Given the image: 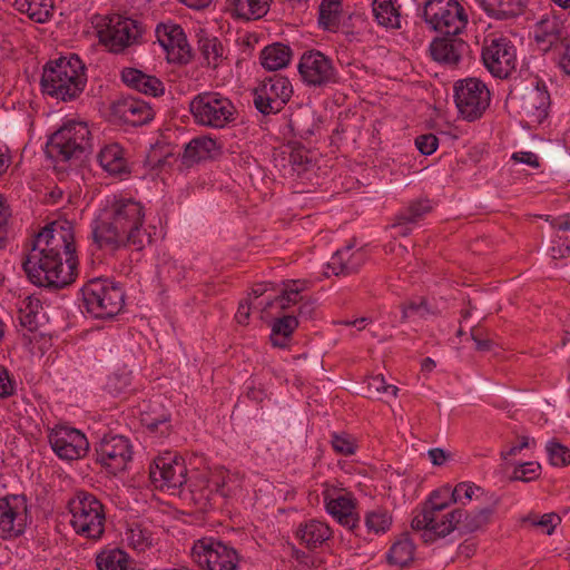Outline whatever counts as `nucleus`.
<instances>
[{
  "instance_id": "f257e3e1",
  "label": "nucleus",
  "mask_w": 570,
  "mask_h": 570,
  "mask_svg": "<svg viewBox=\"0 0 570 570\" xmlns=\"http://www.w3.org/2000/svg\"><path fill=\"white\" fill-rule=\"evenodd\" d=\"M145 217L144 204L134 197H108L91 223L92 240L100 249L141 252L151 245L156 232L155 226L145 225Z\"/></svg>"
},
{
  "instance_id": "f03ea898",
  "label": "nucleus",
  "mask_w": 570,
  "mask_h": 570,
  "mask_svg": "<svg viewBox=\"0 0 570 570\" xmlns=\"http://www.w3.org/2000/svg\"><path fill=\"white\" fill-rule=\"evenodd\" d=\"M30 282L48 288H63L77 277L78 259L72 235L46 226L22 262Z\"/></svg>"
},
{
  "instance_id": "7ed1b4c3",
  "label": "nucleus",
  "mask_w": 570,
  "mask_h": 570,
  "mask_svg": "<svg viewBox=\"0 0 570 570\" xmlns=\"http://www.w3.org/2000/svg\"><path fill=\"white\" fill-rule=\"evenodd\" d=\"M155 488L180 489L188 483L191 500L197 509L207 512L217 504L218 498H229L233 490L226 470L203 471L188 478L185 460L177 453L166 452L157 456L149 468Z\"/></svg>"
},
{
  "instance_id": "20e7f679",
  "label": "nucleus",
  "mask_w": 570,
  "mask_h": 570,
  "mask_svg": "<svg viewBox=\"0 0 570 570\" xmlns=\"http://www.w3.org/2000/svg\"><path fill=\"white\" fill-rule=\"evenodd\" d=\"M42 92L68 101L77 98L86 85L85 66L77 55L50 60L41 76Z\"/></svg>"
},
{
  "instance_id": "39448f33",
  "label": "nucleus",
  "mask_w": 570,
  "mask_h": 570,
  "mask_svg": "<svg viewBox=\"0 0 570 570\" xmlns=\"http://www.w3.org/2000/svg\"><path fill=\"white\" fill-rule=\"evenodd\" d=\"M451 501L450 487L435 490L424 502L421 511L412 519V528L422 531L421 538L425 543H432L450 534L453 522L463 517V509H454L441 515V512L449 507Z\"/></svg>"
},
{
  "instance_id": "423d86ee",
  "label": "nucleus",
  "mask_w": 570,
  "mask_h": 570,
  "mask_svg": "<svg viewBox=\"0 0 570 570\" xmlns=\"http://www.w3.org/2000/svg\"><path fill=\"white\" fill-rule=\"evenodd\" d=\"M82 306L95 318L117 316L125 305V291L119 283L107 277H95L80 289Z\"/></svg>"
},
{
  "instance_id": "0eeeda50",
  "label": "nucleus",
  "mask_w": 570,
  "mask_h": 570,
  "mask_svg": "<svg viewBox=\"0 0 570 570\" xmlns=\"http://www.w3.org/2000/svg\"><path fill=\"white\" fill-rule=\"evenodd\" d=\"M70 525L75 532L90 540H99L105 532V507L96 495L77 492L69 501Z\"/></svg>"
},
{
  "instance_id": "6e6552de",
  "label": "nucleus",
  "mask_w": 570,
  "mask_h": 570,
  "mask_svg": "<svg viewBox=\"0 0 570 570\" xmlns=\"http://www.w3.org/2000/svg\"><path fill=\"white\" fill-rule=\"evenodd\" d=\"M91 148V132L88 125L69 120L50 136L46 153L55 160L68 161L81 158Z\"/></svg>"
},
{
  "instance_id": "1a4fd4ad",
  "label": "nucleus",
  "mask_w": 570,
  "mask_h": 570,
  "mask_svg": "<svg viewBox=\"0 0 570 570\" xmlns=\"http://www.w3.org/2000/svg\"><path fill=\"white\" fill-rule=\"evenodd\" d=\"M195 121L202 126L224 128L236 119V107L219 92H200L189 104Z\"/></svg>"
},
{
  "instance_id": "9d476101",
  "label": "nucleus",
  "mask_w": 570,
  "mask_h": 570,
  "mask_svg": "<svg viewBox=\"0 0 570 570\" xmlns=\"http://www.w3.org/2000/svg\"><path fill=\"white\" fill-rule=\"evenodd\" d=\"M421 17L443 35L459 36L468 24V14L456 0H426Z\"/></svg>"
},
{
  "instance_id": "9b49d317",
  "label": "nucleus",
  "mask_w": 570,
  "mask_h": 570,
  "mask_svg": "<svg viewBox=\"0 0 570 570\" xmlns=\"http://www.w3.org/2000/svg\"><path fill=\"white\" fill-rule=\"evenodd\" d=\"M453 91L455 106L464 120L474 121L481 118L490 106V90L478 78H465L455 81Z\"/></svg>"
},
{
  "instance_id": "f8f14e48",
  "label": "nucleus",
  "mask_w": 570,
  "mask_h": 570,
  "mask_svg": "<svg viewBox=\"0 0 570 570\" xmlns=\"http://www.w3.org/2000/svg\"><path fill=\"white\" fill-rule=\"evenodd\" d=\"M191 557L205 570H236L239 562V556L233 547L213 538L195 542Z\"/></svg>"
},
{
  "instance_id": "ddd939ff",
  "label": "nucleus",
  "mask_w": 570,
  "mask_h": 570,
  "mask_svg": "<svg viewBox=\"0 0 570 570\" xmlns=\"http://www.w3.org/2000/svg\"><path fill=\"white\" fill-rule=\"evenodd\" d=\"M293 95L288 78L281 75L266 77L254 90V106L263 115L279 112Z\"/></svg>"
},
{
  "instance_id": "4468645a",
  "label": "nucleus",
  "mask_w": 570,
  "mask_h": 570,
  "mask_svg": "<svg viewBox=\"0 0 570 570\" xmlns=\"http://www.w3.org/2000/svg\"><path fill=\"white\" fill-rule=\"evenodd\" d=\"M481 57L487 70L495 78L507 79L515 71L517 50L504 37L485 41Z\"/></svg>"
},
{
  "instance_id": "2eb2a0df",
  "label": "nucleus",
  "mask_w": 570,
  "mask_h": 570,
  "mask_svg": "<svg viewBox=\"0 0 570 570\" xmlns=\"http://www.w3.org/2000/svg\"><path fill=\"white\" fill-rule=\"evenodd\" d=\"M297 68L303 82L309 87H327L338 81L332 59L318 50L304 52Z\"/></svg>"
},
{
  "instance_id": "dca6fc26",
  "label": "nucleus",
  "mask_w": 570,
  "mask_h": 570,
  "mask_svg": "<svg viewBox=\"0 0 570 570\" xmlns=\"http://www.w3.org/2000/svg\"><path fill=\"white\" fill-rule=\"evenodd\" d=\"M132 459L130 441L118 434H107L96 444V461L116 475L126 470Z\"/></svg>"
},
{
  "instance_id": "f3484780",
  "label": "nucleus",
  "mask_w": 570,
  "mask_h": 570,
  "mask_svg": "<svg viewBox=\"0 0 570 570\" xmlns=\"http://www.w3.org/2000/svg\"><path fill=\"white\" fill-rule=\"evenodd\" d=\"M28 504L24 495L0 498V535L13 539L23 534L27 527Z\"/></svg>"
},
{
  "instance_id": "a211bd4d",
  "label": "nucleus",
  "mask_w": 570,
  "mask_h": 570,
  "mask_svg": "<svg viewBox=\"0 0 570 570\" xmlns=\"http://www.w3.org/2000/svg\"><path fill=\"white\" fill-rule=\"evenodd\" d=\"M52 451L67 461L78 460L85 456L89 450L86 435L73 428L56 426L48 435Z\"/></svg>"
},
{
  "instance_id": "6ab92c4d",
  "label": "nucleus",
  "mask_w": 570,
  "mask_h": 570,
  "mask_svg": "<svg viewBox=\"0 0 570 570\" xmlns=\"http://www.w3.org/2000/svg\"><path fill=\"white\" fill-rule=\"evenodd\" d=\"M155 32L158 42L166 51L168 62L187 65L191 60V48L180 26L160 23Z\"/></svg>"
},
{
  "instance_id": "aec40b11",
  "label": "nucleus",
  "mask_w": 570,
  "mask_h": 570,
  "mask_svg": "<svg viewBox=\"0 0 570 570\" xmlns=\"http://www.w3.org/2000/svg\"><path fill=\"white\" fill-rule=\"evenodd\" d=\"M140 36L141 28L137 21L120 16L110 19L107 28L100 31V40L115 53L137 42Z\"/></svg>"
},
{
  "instance_id": "412c9836",
  "label": "nucleus",
  "mask_w": 570,
  "mask_h": 570,
  "mask_svg": "<svg viewBox=\"0 0 570 570\" xmlns=\"http://www.w3.org/2000/svg\"><path fill=\"white\" fill-rule=\"evenodd\" d=\"M111 111L114 116L134 127L146 125L154 118V110L149 104L135 97L115 100Z\"/></svg>"
},
{
  "instance_id": "4be33fe9",
  "label": "nucleus",
  "mask_w": 570,
  "mask_h": 570,
  "mask_svg": "<svg viewBox=\"0 0 570 570\" xmlns=\"http://www.w3.org/2000/svg\"><path fill=\"white\" fill-rule=\"evenodd\" d=\"M469 51V45L458 36L444 35L430 45L432 58L443 65L456 66Z\"/></svg>"
},
{
  "instance_id": "5701e85b",
  "label": "nucleus",
  "mask_w": 570,
  "mask_h": 570,
  "mask_svg": "<svg viewBox=\"0 0 570 570\" xmlns=\"http://www.w3.org/2000/svg\"><path fill=\"white\" fill-rule=\"evenodd\" d=\"M218 155H220V146L215 139L208 136H198L185 145L180 160L185 167L189 168L200 161L214 159Z\"/></svg>"
},
{
  "instance_id": "b1692460",
  "label": "nucleus",
  "mask_w": 570,
  "mask_h": 570,
  "mask_svg": "<svg viewBox=\"0 0 570 570\" xmlns=\"http://www.w3.org/2000/svg\"><path fill=\"white\" fill-rule=\"evenodd\" d=\"M326 511L351 531L358 528V515L354 512L355 504L348 494H341L337 498H331L328 491L324 492Z\"/></svg>"
},
{
  "instance_id": "393cba45",
  "label": "nucleus",
  "mask_w": 570,
  "mask_h": 570,
  "mask_svg": "<svg viewBox=\"0 0 570 570\" xmlns=\"http://www.w3.org/2000/svg\"><path fill=\"white\" fill-rule=\"evenodd\" d=\"M550 95L544 87L537 85L522 96L521 108L530 121L541 124L548 116Z\"/></svg>"
},
{
  "instance_id": "a878e982",
  "label": "nucleus",
  "mask_w": 570,
  "mask_h": 570,
  "mask_svg": "<svg viewBox=\"0 0 570 570\" xmlns=\"http://www.w3.org/2000/svg\"><path fill=\"white\" fill-rule=\"evenodd\" d=\"M353 246L348 245L337 249L327 266L335 275H351L357 273L366 261V254L363 249L352 250Z\"/></svg>"
},
{
  "instance_id": "bb28decb",
  "label": "nucleus",
  "mask_w": 570,
  "mask_h": 570,
  "mask_svg": "<svg viewBox=\"0 0 570 570\" xmlns=\"http://www.w3.org/2000/svg\"><path fill=\"white\" fill-rule=\"evenodd\" d=\"M371 6L374 21L386 30H400L406 22L399 0H373Z\"/></svg>"
},
{
  "instance_id": "cd10ccee",
  "label": "nucleus",
  "mask_w": 570,
  "mask_h": 570,
  "mask_svg": "<svg viewBox=\"0 0 570 570\" xmlns=\"http://www.w3.org/2000/svg\"><path fill=\"white\" fill-rule=\"evenodd\" d=\"M121 80L128 87L153 97L161 96L165 91L164 83L160 79L136 68H124L121 71Z\"/></svg>"
},
{
  "instance_id": "c85d7f7f",
  "label": "nucleus",
  "mask_w": 570,
  "mask_h": 570,
  "mask_svg": "<svg viewBox=\"0 0 570 570\" xmlns=\"http://www.w3.org/2000/svg\"><path fill=\"white\" fill-rule=\"evenodd\" d=\"M98 161L102 169L112 176H121L130 173L124 148L117 144H108L99 151Z\"/></svg>"
},
{
  "instance_id": "c756f323",
  "label": "nucleus",
  "mask_w": 570,
  "mask_h": 570,
  "mask_svg": "<svg viewBox=\"0 0 570 570\" xmlns=\"http://www.w3.org/2000/svg\"><path fill=\"white\" fill-rule=\"evenodd\" d=\"M287 127L293 136L307 140L318 127L316 115L311 107L299 106L289 115Z\"/></svg>"
},
{
  "instance_id": "7c9ffc66",
  "label": "nucleus",
  "mask_w": 570,
  "mask_h": 570,
  "mask_svg": "<svg viewBox=\"0 0 570 570\" xmlns=\"http://www.w3.org/2000/svg\"><path fill=\"white\" fill-rule=\"evenodd\" d=\"M296 537L306 548L316 549L332 537V530L326 523L312 519L298 525Z\"/></svg>"
},
{
  "instance_id": "2f4dec72",
  "label": "nucleus",
  "mask_w": 570,
  "mask_h": 570,
  "mask_svg": "<svg viewBox=\"0 0 570 570\" xmlns=\"http://www.w3.org/2000/svg\"><path fill=\"white\" fill-rule=\"evenodd\" d=\"M292 53L289 46L274 42L261 51L259 59L266 70L276 71L287 67L292 59Z\"/></svg>"
},
{
  "instance_id": "473e14b6",
  "label": "nucleus",
  "mask_w": 570,
  "mask_h": 570,
  "mask_svg": "<svg viewBox=\"0 0 570 570\" xmlns=\"http://www.w3.org/2000/svg\"><path fill=\"white\" fill-rule=\"evenodd\" d=\"M479 6L491 18L505 20L523 12L522 0H476Z\"/></svg>"
},
{
  "instance_id": "72a5a7b5",
  "label": "nucleus",
  "mask_w": 570,
  "mask_h": 570,
  "mask_svg": "<svg viewBox=\"0 0 570 570\" xmlns=\"http://www.w3.org/2000/svg\"><path fill=\"white\" fill-rule=\"evenodd\" d=\"M298 326V318L295 315H284L276 318L272 325L269 341L274 347L285 348L288 346L292 334Z\"/></svg>"
},
{
  "instance_id": "f704fd0d",
  "label": "nucleus",
  "mask_w": 570,
  "mask_h": 570,
  "mask_svg": "<svg viewBox=\"0 0 570 570\" xmlns=\"http://www.w3.org/2000/svg\"><path fill=\"white\" fill-rule=\"evenodd\" d=\"M14 8L35 22H47L53 11V0H14Z\"/></svg>"
},
{
  "instance_id": "c9c22d12",
  "label": "nucleus",
  "mask_w": 570,
  "mask_h": 570,
  "mask_svg": "<svg viewBox=\"0 0 570 570\" xmlns=\"http://www.w3.org/2000/svg\"><path fill=\"white\" fill-rule=\"evenodd\" d=\"M494 513V507H487L478 511L468 513L464 511L463 517L453 522L452 532L459 530L461 533H472L485 527Z\"/></svg>"
},
{
  "instance_id": "e433bc0d",
  "label": "nucleus",
  "mask_w": 570,
  "mask_h": 570,
  "mask_svg": "<svg viewBox=\"0 0 570 570\" xmlns=\"http://www.w3.org/2000/svg\"><path fill=\"white\" fill-rule=\"evenodd\" d=\"M415 544L409 534L402 535L390 548L386 560L390 564L401 568L410 567L414 560Z\"/></svg>"
},
{
  "instance_id": "4c0bfd02",
  "label": "nucleus",
  "mask_w": 570,
  "mask_h": 570,
  "mask_svg": "<svg viewBox=\"0 0 570 570\" xmlns=\"http://www.w3.org/2000/svg\"><path fill=\"white\" fill-rule=\"evenodd\" d=\"M230 9L238 18L245 20H257L263 18L269 10L272 0H228Z\"/></svg>"
},
{
  "instance_id": "58836bf2",
  "label": "nucleus",
  "mask_w": 570,
  "mask_h": 570,
  "mask_svg": "<svg viewBox=\"0 0 570 570\" xmlns=\"http://www.w3.org/2000/svg\"><path fill=\"white\" fill-rule=\"evenodd\" d=\"M535 41L544 49L557 45L563 38L562 23L556 18L541 19L535 30Z\"/></svg>"
},
{
  "instance_id": "ea45409f",
  "label": "nucleus",
  "mask_w": 570,
  "mask_h": 570,
  "mask_svg": "<svg viewBox=\"0 0 570 570\" xmlns=\"http://www.w3.org/2000/svg\"><path fill=\"white\" fill-rule=\"evenodd\" d=\"M342 13V0H322L318 7V24L328 31H334L340 26Z\"/></svg>"
},
{
  "instance_id": "a19ab883",
  "label": "nucleus",
  "mask_w": 570,
  "mask_h": 570,
  "mask_svg": "<svg viewBox=\"0 0 570 570\" xmlns=\"http://www.w3.org/2000/svg\"><path fill=\"white\" fill-rule=\"evenodd\" d=\"M128 562L129 556L118 548L104 550L96 558L99 570H127Z\"/></svg>"
},
{
  "instance_id": "79ce46f5",
  "label": "nucleus",
  "mask_w": 570,
  "mask_h": 570,
  "mask_svg": "<svg viewBox=\"0 0 570 570\" xmlns=\"http://www.w3.org/2000/svg\"><path fill=\"white\" fill-rule=\"evenodd\" d=\"M198 49L207 62V66L216 68L224 57V47L216 37L200 36L198 39Z\"/></svg>"
},
{
  "instance_id": "37998d69",
  "label": "nucleus",
  "mask_w": 570,
  "mask_h": 570,
  "mask_svg": "<svg viewBox=\"0 0 570 570\" xmlns=\"http://www.w3.org/2000/svg\"><path fill=\"white\" fill-rule=\"evenodd\" d=\"M432 206L429 199H417L409 204L407 207L402 209L397 215L396 219L400 226L405 224H415L422 219L428 213H430Z\"/></svg>"
},
{
  "instance_id": "c03bdc74",
  "label": "nucleus",
  "mask_w": 570,
  "mask_h": 570,
  "mask_svg": "<svg viewBox=\"0 0 570 570\" xmlns=\"http://www.w3.org/2000/svg\"><path fill=\"white\" fill-rule=\"evenodd\" d=\"M141 422L150 433L165 436L170 432V413L167 411L158 414L155 411L146 412L142 414Z\"/></svg>"
},
{
  "instance_id": "a18cd8bd",
  "label": "nucleus",
  "mask_w": 570,
  "mask_h": 570,
  "mask_svg": "<svg viewBox=\"0 0 570 570\" xmlns=\"http://www.w3.org/2000/svg\"><path fill=\"white\" fill-rule=\"evenodd\" d=\"M127 540L130 547L137 551H145L154 544L153 532L139 523H134L127 530Z\"/></svg>"
},
{
  "instance_id": "49530a36",
  "label": "nucleus",
  "mask_w": 570,
  "mask_h": 570,
  "mask_svg": "<svg viewBox=\"0 0 570 570\" xmlns=\"http://www.w3.org/2000/svg\"><path fill=\"white\" fill-rule=\"evenodd\" d=\"M365 525L375 534L385 533L392 525V515L384 508H376L365 514Z\"/></svg>"
},
{
  "instance_id": "de8ad7c7",
  "label": "nucleus",
  "mask_w": 570,
  "mask_h": 570,
  "mask_svg": "<svg viewBox=\"0 0 570 570\" xmlns=\"http://www.w3.org/2000/svg\"><path fill=\"white\" fill-rule=\"evenodd\" d=\"M547 454L553 466H567L570 464V449L557 439L550 440L546 445Z\"/></svg>"
},
{
  "instance_id": "09e8293b",
  "label": "nucleus",
  "mask_w": 570,
  "mask_h": 570,
  "mask_svg": "<svg viewBox=\"0 0 570 570\" xmlns=\"http://www.w3.org/2000/svg\"><path fill=\"white\" fill-rule=\"evenodd\" d=\"M367 397H377L381 394L396 395L399 389L387 384L382 374L371 376L366 382Z\"/></svg>"
},
{
  "instance_id": "8fccbe9b",
  "label": "nucleus",
  "mask_w": 570,
  "mask_h": 570,
  "mask_svg": "<svg viewBox=\"0 0 570 570\" xmlns=\"http://www.w3.org/2000/svg\"><path fill=\"white\" fill-rule=\"evenodd\" d=\"M331 444L333 450L340 455H353L356 451L355 439L347 433L333 432Z\"/></svg>"
},
{
  "instance_id": "3c124183",
  "label": "nucleus",
  "mask_w": 570,
  "mask_h": 570,
  "mask_svg": "<svg viewBox=\"0 0 570 570\" xmlns=\"http://www.w3.org/2000/svg\"><path fill=\"white\" fill-rule=\"evenodd\" d=\"M541 465L538 462H525L514 468L512 480L529 482L540 475Z\"/></svg>"
},
{
  "instance_id": "603ef678",
  "label": "nucleus",
  "mask_w": 570,
  "mask_h": 570,
  "mask_svg": "<svg viewBox=\"0 0 570 570\" xmlns=\"http://www.w3.org/2000/svg\"><path fill=\"white\" fill-rule=\"evenodd\" d=\"M430 313L426 299L420 298L419 302L411 301L402 306V322H405L412 315L425 316Z\"/></svg>"
},
{
  "instance_id": "864d4df0",
  "label": "nucleus",
  "mask_w": 570,
  "mask_h": 570,
  "mask_svg": "<svg viewBox=\"0 0 570 570\" xmlns=\"http://www.w3.org/2000/svg\"><path fill=\"white\" fill-rule=\"evenodd\" d=\"M476 491H481V488L462 482L451 490V499L453 502L464 503L463 499L470 501Z\"/></svg>"
},
{
  "instance_id": "5fc2aeb1",
  "label": "nucleus",
  "mask_w": 570,
  "mask_h": 570,
  "mask_svg": "<svg viewBox=\"0 0 570 570\" xmlns=\"http://www.w3.org/2000/svg\"><path fill=\"white\" fill-rule=\"evenodd\" d=\"M415 146L422 155H432L439 146V138L434 134L420 135L415 138Z\"/></svg>"
},
{
  "instance_id": "6e6d98bb",
  "label": "nucleus",
  "mask_w": 570,
  "mask_h": 570,
  "mask_svg": "<svg viewBox=\"0 0 570 570\" xmlns=\"http://www.w3.org/2000/svg\"><path fill=\"white\" fill-rule=\"evenodd\" d=\"M17 320L22 327L33 331L37 328V313L31 307V302L19 307Z\"/></svg>"
},
{
  "instance_id": "4d7b16f0",
  "label": "nucleus",
  "mask_w": 570,
  "mask_h": 570,
  "mask_svg": "<svg viewBox=\"0 0 570 570\" xmlns=\"http://www.w3.org/2000/svg\"><path fill=\"white\" fill-rule=\"evenodd\" d=\"M283 288L287 293V297L293 299L294 303H298L302 301L304 296H302V292L307 288V282L301 279H291L283 283Z\"/></svg>"
},
{
  "instance_id": "13d9d810",
  "label": "nucleus",
  "mask_w": 570,
  "mask_h": 570,
  "mask_svg": "<svg viewBox=\"0 0 570 570\" xmlns=\"http://www.w3.org/2000/svg\"><path fill=\"white\" fill-rule=\"evenodd\" d=\"M16 391V383L10 377L9 371L3 365H0V399H8L13 395Z\"/></svg>"
},
{
  "instance_id": "bf43d9fd",
  "label": "nucleus",
  "mask_w": 570,
  "mask_h": 570,
  "mask_svg": "<svg viewBox=\"0 0 570 570\" xmlns=\"http://www.w3.org/2000/svg\"><path fill=\"white\" fill-rule=\"evenodd\" d=\"M11 213L6 204V198L0 194V248L4 246L8 234V219Z\"/></svg>"
},
{
  "instance_id": "052dcab7",
  "label": "nucleus",
  "mask_w": 570,
  "mask_h": 570,
  "mask_svg": "<svg viewBox=\"0 0 570 570\" xmlns=\"http://www.w3.org/2000/svg\"><path fill=\"white\" fill-rule=\"evenodd\" d=\"M561 522L557 513H546L539 520L533 521V525L542 528L547 534H551L554 528Z\"/></svg>"
},
{
  "instance_id": "680f3d73",
  "label": "nucleus",
  "mask_w": 570,
  "mask_h": 570,
  "mask_svg": "<svg viewBox=\"0 0 570 570\" xmlns=\"http://www.w3.org/2000/svg\"><path fill=\"white\" fill-rule=\"evenodd\" d=\"M263 304H264V308H265V309H266V308H271V307H273L274 305L279 306V308H282V309H287V308H289L292 305H296L297 303H294V301H293V299H289V298L287 297V293H286V291H285L284 288H282L281 294H279V295H277L274 299H271V298L268 297V298H266V302H265V303H264V302H259V303L257 304V306H261V305H263Z\"/></svg>"
},
{
  "instance_id": "e2e57ef3",
  "label": "nucleus",
  "mask_w": 570,
  "mask_h": 570,
  "mask_svg": "<svg viewBox=\"0 0 570 570\" xmlns=\"http://www.w3.org/2000/svg\"><path fill=\"white\" fill-rule=\"evenodd\" d=\"M298 317L303 320H312L316 314V301L312 297H303L298 301Z\"/></svg>"
},
{
  "instance_id": "0e129e2a",
  "label": "nucleus",
  "mask_w": 570,
  "mask_h": 570,
  "mask_svg": "<svg viewBox=\"0 0 570 570\" xmlns=\"http://www.w3.org/2000/svg\"><path fill=\"white\" fill-rule=\"evenodd\" d=\"M471 338L475 343V348L480 352H488L494 345V342L492 340L483 337L482 328H472Z\"/></svg>"
},
{
  "instance_id": "69168bd1",
  "label": "nucleus",
  "mask_w": 570,
  "mask_h": 570,
  "mask_svg": "<svg viewBox=\"0 0 570 570\" xmlns=\"http://www.w3.org/2000/svg\"><path fill=\"white\" fill-rule=\"evenodd\" d=\"M512 159L518 163L527 164L533 168L539 167V158L532 151H518L512 155Z\"/></svg>"
},
{
  "instance_id": "338daca9",
  "label": "nucleus",
  "mask_w": 570,
  "mask_h": 570,
  "mask_svg": "<svg viewBox=\"0 0 570 570\" xmlns=\"http://www.w3.org/2000/svg\"><path fill=\"white\" fill-rule=\"evenodd\" d=\"M254 304L255 303H253V302L248 303L247 301L239 303L238 309L236 313V320L239 324H243V325L247 324L249 314H250V307Z\"/></svg>"
},
{
  "instance_id": "774afa93",
  "label": "nucleus",
  "mask_w": 570,
  "mask_h": 570,
  "mask_svg": "<svg viewBox=\"0 0 570 570\" xmlns=\"http://www.w3.org/2000/svg\"><path fill=\"white\" fill-rule=\"evenodd\" d=\"M560 67L567 75L570 76V39L567 41L564 46V51L560 59Z\"/></svg>"
}]
</instances>
